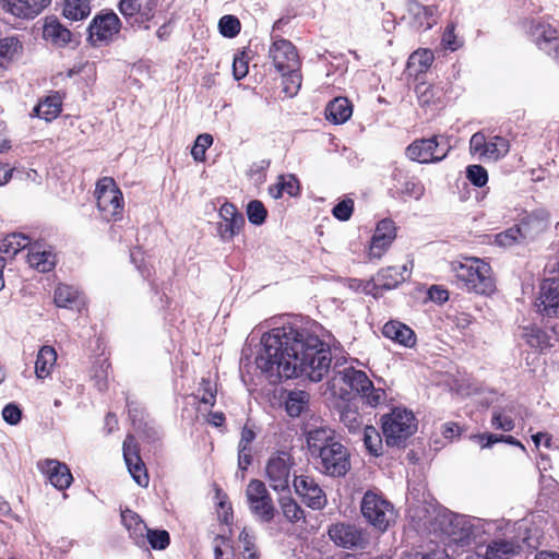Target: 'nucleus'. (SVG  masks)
<instances>
[{
    "mask_svg": "<svg viewBox=\"0 0 559 559\" xmlns=\"http://www.w3.org/2000/svg\"><path fill=\"white\" fill-rule=\"evenodd\" d=\"M257 367L273 381L305 376L319 382L331 366L329 346L309 328L296 323L274 328L261 337Z\"/></svg>",
    "mask_w": 559,
    "mask_h": 559,
    "instance_id": "f257e3e1",
    "label": "nucleus"
},
{
    "mask_svg": "<svg viewBox=\"0 0 559 559\" xmlns=\"http://www.w3.org/2000/svg\"><path fill=\"white\" fill-rule=\"evenodd\" d=\"M450 271L459 288L477 295L489 296L496 290L490 265L475 257H463L450 263Z\"/></svg>",
    "mask_w": 559,
    "mask_h": 559,
    "instance_id": "f03ea898",
    "label": "nucleus"
},
{
    "mask_svg": "<svg viewBox=\"0 0 559 559\" xmlns=\"http://www.w3.org/2000/svg\"><path fill=\"white\" fill-rule=\"evenodd\" d=\"M338 384H345L350 391L359 394L370 407H377L386 400L385 391L374 388L366 372L354 367H345L336 372L332 379V386L336 388Z\"/></svg>",
    "mask_w": 559,
    "mask_h": 559,
    "instance_id": "7ed1b4c3",
    "label": "nucleus"
},
{
    "mask_svg": "<svg viewBox=\"0 0 559 559\" xmlns=\"http://www.w3.org/2000/svg\"><path fill=\"white\" fill-rule=\"evenodd\" d=\"M382 433L388 447L404 448L406 441L417 430L414 414L405 408L396 407L390 414L383 415Z\"/></svg>",
    "mask_w": 559,
    "mask_h": 559,
    "instance_id": "20e7f679",
    "label": "nucleus"
},
{
    "mask_svg": "<svg viewBox=\"0 0 559 559\" xmlns=\"http://www.w3.org/2000/svg\"><path fill=\"white\" fill-rule=\"evenodd\" d=\"M360 512L366 522L380 533H384L396 518L393 504L372 490L365 492L360 502Z\"/></svg>",
    "mask_w": 559,
    "mask_h": 559,
    "instance_id": "39448f33",
    "label": "nucleus"
},
{
    "mask_svg": "<svg viewBox=\"0 0 559 559\" xmlns=\"http://www.w3.org/2000/svg\"><path fill=\"white\" fill-rule=\"evenodd\" d=\"M95 198L102 217L107 221H119L123 215L122 192L110 177H103L96 183Z\"/></svg>",
    "mask_w": 559,
    "mask_h": 559,
    "instance_id": "423d86ee",
    "label": "nucleus"
},
{
    "mask_svg": "<svg viewBox=\"0 0 559 559\" xmlns=\"http://www.w3.org/2000/svg\"><path fill=\"white\" fill-rule=\"evenodd\" d=\"M328 535L335 546L347 550H365L371 542L370 532L366 527L347 521L331 524Z\"/></svg>",
    "mask_w": 559,
    "mask_h": 559,
    "instance_id": "0eeeda50",
    "label": "nucleus"
},
{
    "mask_svg": "<svg viewBox=\"0 0 559 559\" xmlns=\"http://www.w3.org/2000/svg\"><path fill=\"white\" fill-rule=\"evenodd\" d=\"M246 499L252 515L261 523H271L276 515L273 499L260 479H251L246 488Z\"/></svg>",
    "mask_w": 559,
    "mask_h": 559,
    "instance_id": "6e6552de",
    "label": "nucleus"
},
{
    "mask_svg": "<svg viewBox=\"0 0 559 559\" xmlns=\"http://www.w3.org/2000/svg\"><path fill=\"white\" fill-rule=\"evenodd\" d=\"M450 150L451 145L447 136L433 135L414 141L407 146L406 155L418 163H438L447 157Z\"/></svg>",
    "mask_w": 559,
    "mask_h": 559,
    "instance_id": "1a4fd4ad",
    "label": "nucleus"
},
{
    "mask_svg": "<svg viewBox=\"0 0 559 559\" xmlns=\"http://www.w3.org/2000/svg\"><path fill=\"white\" fill-rule=\"evenodd\" d=\"M546 226V219L539 217L537 213H533L522 219L519 225L497 234L495 241L500 247L509 248L527 239H533L537 234L543 231Z\"/></svg>",
    "mask_w": 559,
    "mask_h": 559,
    "instance_id": "9d476101",
    "label": "nucleus"
},
{
    "mask_svg": "<svg viewBox=\"0 0 559 559\" xmlns=\"http://www.w3.org/2000/svg\"><path fill=\"white\" fill-rule=\"evenodd\" d=\"M314 459L318 469L331 477L345 476L350 468L349 453L340 441L332 442Z\"/></svg>",
    "mask_w": 559,
    "mask_h": 559,
    "instance_id": "9b49d317",
    "label": "nucleus"
},
{
    "mask_svg": "<svg viewBox=\"0 0 559 559\" xmlns=\"http://www.w3.org/2000/svg\"><path fill=\"white\" fill-rule=\"evenodd\" d=\"M295 465L293 456L286 451L273 453L265 464V479L274 491L289 489L290 471Z\"/></svg>",
    "mask_w": 559,
    "mask_h": 559,
    "instance_id": "f8f14e48",
    "label": "nucleus"
},
{
    "mask_svg": "<svg viewBox=\"0 0 559 559\" xmlns=\"http://www.w3.org/2000/svg\"><path fill=\"white\" fill-rule=\"evenodd\" d=\"M436 525L455 544L465 546L469 543L472 526L466 516L443 510L436 516Z\"/></svg>",
    "mask_w": 559,
    "mask_h": 559,
    "instance_id": "ddd939ff",
    "label": "nucleus"
},
{
    "mask_svg": "<svg viewBox=\"0 0 559 559\" xmlns=\"http://www.w3.org/2000/svg\"><path fill=\"white\" fill-rule=\"evenodd\" d=\"M295 492L301 498L302 502L312 510H322L328 504V498L324 490L318 481L308 475L294 477Z\"/></svg>",
    "mask_w": 559,
    "mask_h": 559,
    "instance_id": "4468645a",
    "label": "nucleus"
},
{
    "mask_svg": "<svg viewBox=\"0 0 559 559\" xmlns=\"http://www.w3.org/2000/svg\"><path fill=\"white\" fill-rule=\"evenodd\" d=\"M269 55L275 69L285 75L286 72L299 70L300 61L295 46L287 39H276L270 47Z\"/></svg>",
    "mask_w": 559,
    "mask_h": 559,
    "instance_id": "2eb2a0df",
    "label": "nucleus"
},
{
    "mask_svg": "<svg viewBox=\"0 0 559 559\" xmlns=\"http://www.w3.org/2000/svg\"><path fill=\"white\" fill-rule=\"evenodd\" d=\"M121 28L118 15L112 11L97 14L88 26L90 38L93 43L111 40Z\"/></svg>",
    "mask_w": 559,
    "mask_h": 559,
    "instance_id": "dca6fc26",
    "label": "nucleus"
},
{
    "mask_svg": "<svg viewBox=\"0 0 559 559\" xmlns=\"http://www.w3.org/2000/svg\"><path fill=\"white\" fill-rule=\"evenodd\" d=\"M123 459L134 481L141 487L148 486V475L145 465L140 457V450L136 440L133 436L128 435L123 441Z\"/></svg>",
    "mask_w": 559,
    "mask_h": 559,
    "instance_id": "f3484780",
    "label": "nucleus"
},
{
    "mask_svg": "<svg viewBox=\"0 0 559 559\" xmlns=\"http://www.w3.org/2000/svg\"><path fill=\"white\" fill-rule=\"evenodd\" d=\"M531 34L534 43L542 51L559 61V32L556 28L537 23L532 26Z\"/></svg>",
    "mask_w": 559,
    "mask_h": 559,
    "instance_id": "a211bd4d",
    "label": "nucleus"
},
{
    "mask_svg": "<svg viewBox=\"0 0 559 559\" xmlns=\"http://www.w3.org/2000/svg\"><path fill=\"white\" fill-rule=\"evenodd\" d=\"M396 237L394 222L382 219L378 223L369 247V258L380 259Z\"/></svg>",
    "mask_w": 559,
    "mask_h": 559,
    "instance_id": "6ab92c4d",
    "label": "nucleus"
},
{
    "mask_svg": "<svg viewBox=\"0 0 559 559\" xmlns=\"http://www.w3.org/2000/svg\"><path fill=\"white\" fill-rule=\"evenodd\" d=\"M535 306L544 316H559V282L556 278H546L543 282L540 297Z\"/></svg>",
    "mask_w": 559,
    "mask_h": 559,
    "instance_id": "aec40b11",
    "label": "nucleus"
},
{
    "mask_svg": "<svg viewBox=\"0 0 559 559\" xmlns=\"http://www.w3.org/2000/svg\"><path fill=\"white\" fill-rule=\"evenodd\" d=\"M37 466L50 484L59 490L68 488L73 480L69 467L57 460L47 459L38 462Z\"/></svg>",
    "mask_w": 559,
    "mask_h": 559,
    "instance_id": "412c9836",
    "label": "nucleus"
},
{
    "mask_svg": "<svg viewBox=\"0 0 559 559\" xmlns=\"http://www.w3.org/2000/svg\"><path fill=\"white\" fill-rule=\"evenodd\" d=\"M521 546L513 539L496 538L490 540L484 552H478L483 559H512L519 555Z\"/></svg>",
    "mask_w": 559,
    "mask_h": 559,
    "instance_id": "4be33fe9",
    "label": "nucleus"
},
{
    "mask_svg": "<svg viewBox=\"0 0 559 559\" xmlns=\"http://www.w3.org/2000/svg\"><path fill=\"white\" fill-rule=\"evenodd\" d=\"M382 334L393 342L405 347H414L416 344L415 332L401 321L391 320L382 328Z\"/></svg>",
    "mask_w": 559,
    "mask_h": 559,
    "instance_id": "5701e85b",
    "label": "nucleus"
},
{
    "mask_svg": "<svg viewBox=\"0 0 559 559\" xmlns=\"http://www.w3.org/2000/svg\"><path fill=\"white\" fill-rule=\"evenodd\" d=\"M411 269L407 264L402 266H388L381 269L374 278L376 286L384 289H393L409 277Z\"/></svg>",
    "mask_w": 559,
    "mask_h": 559,
    "instance_id": "b1692460",
    "label": "nucleus"
},
{
    "mask_svg": "<svg viewBox=\"0 0 559 559\" xmlns=\"http://www.w3.org/2000/svg\"><path fill=\"white\" fill-rule=\"evenodd\" d=\"M0 8L19 19H34L44 11L36 0H0Z\"/></svg>",
    "mask_w": 559,
    "mask_h": 559,
    "instance_id": "393cba45",
    "label": "nucleus"
},
{
    "mask_svg": "<svg viewBox=\"0 0 559 559\" xmlns=\"http://www.w3.org/2000/svg\"><path fill=\"white\" fill-rule=\"evenodd\" d=\"M332 442H337L334 436V431L328 427H318L311 429L307 433V445L308 450L313 457L330 447Z\"/></svg>",
    "mask_w": 559,
    "mask_h": 559,
    "instance_id": "a878e982",
    "label": "nucleus"
},
{
    "mask_svg": "<svg viewBox=\"0 0 559 559\" xmlns=\"http://www.w3.org/2000/svg\"><path fill=\"white\" fill-rule=\"evenodd\" d=\"M43 37L56 46H66L71 41L72 34L57 19L47 17L43 27Z\"/></svg>",
    "mask_w": 559,
    "mask_h": 559,
    "instance_id": "bb28decb",
    "label": "nucleus"
},
{
    "mask_svg": "<svg viewBox=\"0 0 559 559\" xmlns=\"http://www.w3.org/2000/svg\"><path fill=\"white\" fill-rule=\"evenodd\" d=\"M353 114L350 102L345 97H336L325 108V117L335 124L346 122Z\"/></svg>",
    "mask_w": 559,
    "mask_h": 559,
    "instance_id": "cd10ccee",
    "label": "nucleus"
},
{
    "mask_svg": "<svg viewBox=\"0 0 559 559\" xmlns=\"http://www.w3.org/2000/svg\"><path fill=\"white\" fill-rule=\"evenodd\" d=\"M159 0H141L129 24L132 27L148 29L150 22L155 17Z\"/></svg>",
    "mask_w": 559,
    "mask_h": 559,
    "instance_id": "c85d7f7f",
    "label": "nucleus"
},
{
    "mask_svg": "<svg viewBox=\"0 0 559 559\" xmlns=\"http://www.w3.org/2000/svg\"><path fill=\"white\" fill-rule=\"evenodd\" d=\"M407 13L415 27L424 29L431 28L433 22H431L430 19L435 13L432 7H425L417 1L409 0L407 2Z\"/></svg>",
    "mask_w": 559,
    "mask_h": 559,
    "instance_id": "c756f323",
    "label": "nucleus"
},
{
    "mask_svg": "<svg viewBox=\"0 0 559 559\" xmlns=\"http://www.w3.org/2000/svg\"><path fill=\"white\" fill-rule=\"evenodd\" d=\"M27 261L39 272H48L55 266V255L50 251L41 250L38 245L31 247Z\"/></svg>",
    "mask_w": 559,
    "mask_h": 559,
    "instance_id": "7c9ffc66",
    "label": "nucleus"
},
{
    "mask_svg": "<svg viewBox=\"0 0 559 559\" xmlns=\"http://www.w3.org/2000/svg\"><path fill=\"white\" fill-rule=\"evenodd\" d=\"M57 360V353L53 347L45 345L37 355L35 362V373L37 378L44 379L51 372L52 367Z\"/></svg>",
    "mask_w": 559,
    "mask_h": 559,
    "instance_id": "2f4dec72",
    "label": "nucleus"
},
{
    "mask_svg": "<svg viewBox=\"0 0 559 559\" xmlns=\"http://www.w3.org/2000/svg\"><path fill=\"white\" fill-rule=\"evenodd\" d=\"M61 111V102L58 96H48L39 102L34 108L31 116L38 117L46 121H51L58 117Z\"/></svg>",
    "mask_w": 559,
    "mask_h": 559,
    "instance_id": "473e14b6",
    "label": "nucleus"
},
{
    "mask_svg": "<svg viewBox=\"0 0 559 559\" xmlns=\"http://www.w3.org/2000/svg\"><path fill=\"white\" fill-rule=\"evenodd\" d=\"M310 395L304 390H294L287 394L285 409L290 417H298L308 408Z\"/></svg>",
    "mask_w": 559,
    "mask_h": 559,
    "instance_id": "72a5a7b5",
    "label": "nucleus"
},
{
    "mask_svg": "<svg viewBox=\"0 0 559 559\" xmlns=\"http://www.w3.org/2000/svg\"><path fill=\"white\" fill-rule=\"evenodd\" d=\"M31 245L29 238L23 234L13 233L0 240V253L9 258L15 257L21 250Z\"/></svg>",
    "mask_w": 559,
    "mask_h": 559,
    "instance_id": "f704fd0d",
    "label": "nucleus"
},
{
    "mask_svg": "<svg viewBox=\"0 0 559 559\" xmlns=\"http://www.w3.org/2000/svg\"><path fill=\"white\" fill-rule=\"evenodd\" d=\"M91 13V4L88 0H64L62 14L71 21H81L86 19Z\"/></svg>",
    "mask_w": 559,
    "mask_h": 559,
    "instance_id": "c9c22d12",
    "label": "nucleus"
},
{
    "mask_svg": "<svg viewBox=\"0 0 559 559\" xmlns=\"http://www.w3.org/2000/svg\"><path fill=\"white\" fill-rule=\"evenodd\" d=\"M298 180L293 175H282L278 177V181L269 188V193L274 199L282 198L283 193L286 192L289 195H296L298 193Z\"/></svg>",
    "mask_w": 559,
    "mask_h": 559,
    "instance_id": "e433bc0d",
    "label": "nucleus"
},
{
    "mask_svg": "<svg viewBox=\"0 0 559 559\" xmlns=\"http://www.w3.org/2000/svg\"><path fill=\"white\" fill-rule=\"evenodd\" d=\"M121 521L132 538L139 540L144 537L147 526L135 512L131 510L122 511Z\"/></svg>",
    "mask_w": 559,
    "mask_h": 559,
    "instance_id": "4c0bfd02",
    "label": "nucleus"
},
{
    "mask_svg": "<svg viewBox=\"0 0 559 559\" xmlns=\"http://www.w3.org/2000/svg\"><path fill=\"white\" fill-rule=\"evenodd\" d=\"M340 421L347 427L349 432H356L362 426L358 407L352 403H345L340 409Z\"/></svg>",
    "mask_w": 559,
    "mask_h": 559,
    "instance_id": "58836bf2",
    "label": "nucleus"
},
{
    "mask_svg": "<svg viewBox=\"0 0 559 559\" xmlns=\"http://www.w3.org/2000/svg\"><path fill=\"white\" fill-rule=\"evenodd\" d=\"M509 141L502 136L493 135L487 140L484 158L489 160H498L509 152Z\"/></svg>",
    "mask_w": 559,
    "mask_h": 559,
    "instance_id": "ea45409f",
    "label": "nucleus"
},
{
    "mask_svg": "<svg viewBox=\"0 0 559 559\" xmlns=\"http://www.w3.org/2000/svg\"><path fill=\"white\" fill-rule=\"evenodd\" d=\"M53 300L59 308H73L79 304V292L69 285H59L55 290Z\"/></svg>",
    "mask_w": 559,
    "mask_h": 559,
    "instance_id": "a19ab883",
    "label": "nucleus"
},
{
    "mask_svg": "<svg viewBox=\"0 0 559 559\" xmlns=\"http://www.w3.org/2000/svg\"><path fill=\"white\" fill-rule=\"evenodd\" d=\"M524 331V338L531 347L543 350L552 346L551 337L539 328H525Z\"/></svg>",
    "mask_w": 559,
    "mask_h": 559,
    "instance_id": "79ce46f5",
    "label": "nucleus"
},
{
    "mask_svg": "<svg viewBox=\"0 0 559 559\" xmlns=\"http://www.w3.org/2000/svg\"><path fill=\"white\" fill-rule=\"evenodd\" d=\"M281 510L285 519L290 523H296L305 519L302 508L292 497H282L278 500Z\"/></svg>",
    "mask_w": 559,
    "mask_h": 559,
    "instance_id": "37998d69",
    "label": "nucleus"
},
{
    "mask_svg": "<svg viewBox=\"0 0 559 559\" xmlns=\"http://www.w3.org/2000/svg\"><path fill=\"white\" fill-rule=\"evenodd\" d=\"M364 443L368 452L374 456L382 454L383 441L380 432L373 426L364 428Z\"/></svg>",
    "mask_w": 559,
    "mask_h": 559,
    "instance_id": "c03bdc74",
    "label": "nucleus"
},
{
    "mask_svg": "<svg viewBox=\"0 0 559 559\" xmlns=\"http://www.w3.org/2000/svg\"><path fill=\"white\" fill-rule=\"evenodd\" d=\"M245 226L243 216H236V219L221 221L218 224V234L224 241L231 240L238 235Z\"/></svg>",
    "mask_w": 559,
    "mask_h": 559,
    "instance_id": "a18cd8bd",
    "label": "nucleus"
},
{
    "mask_svg": "<svg viewBox=\"0 0 559 559\" xmlns=\"http://www.w3.org/2000/svg\"><path fill=\"white\" fill-rule=\"evenodd\" d=\"M217 388L216 384L207 379H202L199 383L198 395L201 404L213 407L216 401Z\"/></svg>",
    "mask_w": 559,
    "mask_h": 559,
    "instance_id": "49530a36",
    "label": "nucleus"
},
{
    "mask_svg": "<svg viewBox=\"0 0 559 559\" xmlns=\"http://www.w3.org/2000/svg\"><path fill=\"white\" fill-rule=\"evenodd\" d=\"M248 219L253 225H262L265 222L267 211L259 200H252L247 205Z\"/></svg>",
    "mask_w": 559,
    "mask_h": 559,
    "instance_id": "de8ad7c7",
    "label": "nucleus"
},
{
    "mask_svg": "<svg viewBox=\"0 0 559 559\" xmlns=\"http://www.w3.org/2000/svg\"><path fill=\"white\" fill-rule=\"evenodd\" d=\"M144 536H146L153 549L163 550L169 545L170 542L169 534L165 530H151L147 527Z\"/></svg>",
    "mask_w": 559,
    "mask_h": 559,
    "instance_id": "09e8293b",
    "label": "nucleus"
},
{
    "mask_svg": "<svg viewBox=\"0 0 559 559\" xmlns=\"http://www.w3.org/2000/svg\"><path fill=\"white\" fill-rule=\"evenodd\" d=\"M433 53L429 49L417 50L413 52L409 57L408 64L416 66L418 64V72L426 71L433 62Z\"/></svg>",
    "mask_w": 559,
    "mask_h": 559,
    "instance_id": "8fccbe9b",
    "label": "nucleus"
},
{
    "mask_svg": "<svg viewBox=\"0 0 559 559\" xmlns=\"http://www.w3.org/2000/svg\"><path fill=\"white\" fill-rule=\"evenodd\" d=\"M300 86L301 74L298 70L286 72V74L283 75V91L287 96H295L298 93Z\"/></svg>",
    "mask_w": 559,
    "mask_h": 559,
    "instance_id": "3c124183",
    "label": "nucleus"
},
{
    "mask_svg": "<svg viewBox=\"0 0 559 559\" xmlns=\"http://www.w3.org/2000/svg\"><path fill=\"white\" fill-rule=\"evenodd\" d=\"M213 138L209 133L198 135L194 145L191 150V155L197 162H203L205 159V152L212 145Z\"/></svg>",
    "mask_w": 559,
    "mask_h": 559,
    "instance_id": "603ef678",
    "label": "nucleus"
},
{
    "mask_svg": "<svg viewBox=\"0 0 559 559\" xmlns=\"http://www.w3.org/2000/svg\"><path fill=\"white\" fill-rule=\"evenodd\" d=\"M22 49L21 43L16 37H5L0 39V58L13 59Z\"/></svg>",
    "mask_w": 559,
    "mask_h": 559,
    "instance_id": "864d4df0",
    "label": "nucleus"
},
{
    "mask_svg": "<svg viewBox=\"0 0 559 559\" xmlns=\"http://www.w3.org/2000/svg\"><path fill=\"white\" fill-rule=\"evenodd\" d=\"M218 27L223 36L233 38L240 32V22L234 15H224L219 20Z\"/></svg>",
    "mask_w": 559,
    "mask_h": 559,
    "instance_id": "5fc2aeb1",
    "label": "nucleus"
},
{
    "mask_svg": "<svg viewBox=\"0 0 559 559\" xmlns=\"http://www.w3.org/2000/svg\"><path fill=\"white\" fill-rule=\"evenodd\" d=\"M270 166L269 159H262L253 163L247 171L248 177L255 185H262L266 179V169Z\"/></svg>",
    "mask_w": 559,
    "mask_h": 559,
    "instance_id": "6e6d98bb",
    "label": "nucleus"
},
{
    "mask_svg": "<svg viewBox=\"0 0 559 559\" xmlns=\"http://www.w3.org/2000/svg\"><path fill=\"white\" fill-rule=\"evenodd\" d=\"M239 542L242 544L243 547L245 559H258V555L254 550L255 537L251 531L243 528L239 534Z\"/></svg>",
    "mask_w": 559,
    "mask_h": 559,
    "instance_id": "4d7b16f0",
    "label": "nucleus"
},
{
    "mask_svg": "<svg viewBox=\"0 0 559 559\" xmlns=\"http://www.w3.org/2000/svg\"><path fill=\"white\" fill-rule=\"evenodd\" d=\"M466 177L476 187H484L488 181L487 170L480 165L468 166Z\"/></svg>",
    "mask_w": 559,
    "mask_h": 559,
    "instance_id": "13d9d810",
    "label": "nucleus"
},
{
    "mask_svg": "<svg viewBox=\"0 0 559 559\" xmlns=\"http://www.w3.org/2000/svg\"><path fill=\"white\" fill-rule=\"evenodd\" d=\"M400 191L402 194H405L407 197L418 200L423 197L425 188L420 183V181L412 178V179H406L402 183Z\"/></svg>",
    "mask_w": 559,
    "mask_h": 559,
    "instance_id": "bf43d9fd",
    "label": "nucleus"
},
{
    "mask_svg": "<svg viewBox=\"0 0 559 559\" xmlns=\"http://www.w3.org/2000/svg\"><path fill=\"white\" fill-rule=\"evenodd\" d=\"M354 211V201L349 198L342 200L333 210V215L340 221H348Z\"/></svg>",
    "mask_w": 559,
    "mask_h": 559,
    "instance_id": "052dcab7",
    "label": "nucleus"
},
{
    "mask_svg": "<svg viewBox=\"0 0 559 559\" xmlns=\"http://www.w3.org/2000/svg\"><path fill=\"white\" fill-rule=\"evenodd\" d=\"M491 426L503 431H511L514 428L512 418L499 409L492 412Z\"/></svg>",
    "mask_w": 559,
    "mask_h": 559,
    "instance_id": "680f3d73",
    "label": "nucleus"
},
{
    "mask_svg": "<svg viewBox=\"0 0 559 559\" xmlns=\"http://www.w3.org/2000/svg\"><path fill=\"white\" fill-rule=\"evenodd\" d=\"M442 45L445 49H449L451 51H455L462 46V41L455 35L454 24H450L445 27L444 33L442 35Z\"/></svg>",
    "mask_w": 559,
    "mask_h": 559,
    "instance_id": "e2e57ef3",
    "label": "nucleus"
},
{
    "mask_svg": "<svg viewBox=\"0 0 559 559\" xmlns=\"http://www.w3.org/2000/svg\"><path fill=\"white\" fill-rule=\"evenodd\" d=\"M216 499L218 500V507L221 509V511H218V515L222 518L223 522L228 523L233 516L231 506L228 502L226 493H224L219 488L216 489Z\"/></svg>",
    "mask_w": 559,
    "mask_h": 559,
    "instance_id": "0e129e2a",
    "label": "nucleus"
},
{
    "mask_svg": "<svg viewBox=\"0 0 559 559\" xmlns=\"http://www.w3.org/2000/svg\"><path fill=\"white\" fill-rule=\"evenodd\" d=\"M487 140L485 134L481 132H477L472 135L469 140V148L472 153L479 154L480 157H484L485 150L487 145Z\"/></svg>",
    "mask_w": 559,
    "mask_h": 559,
    "instance_id": "69168bd1",
    "label": "nucleus"
},
{
    "mask_svg": "<svg viewBox=\"0 0 559 559\" xmlns=\"http://www.w3.org/2000/svg\"><path fill=\"white\" fill-rule=\"evenodd\" d=\"M21 409L13 403H10L4 406L2 411L3 419L10 425H16L21 420Z\"/></svg>",
    "mask_w": 559,
    "mask_h": 559,
    "instance_id": "338daca9",
    "label": "nucleus"
},
{
    "mask_svg": "<svg viewBox=\"0 0 559 559\" xmlns=\"http://www.w3.org/2000/svg\"><path fill=\"white\" fill-rule=\"evenodd\" d=\"M141 0H120L119 1V11L129 23L130 19H132L135 10H139V2Z\"/></svg>",
    "mask_w": 559,
    "mask_h": 559,
    "instance_id": "774afa93",
    "label": "nucleus"
}]
</instances>
